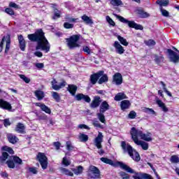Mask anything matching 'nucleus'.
I'll return each instance as SVG.
<instances>
[{"label": "nucleus", "mask_w": 179, "mask_h": 179, "mask_svg": "<svg viewBox=\"0 0 179 179\" xmlns=\"http://www.w3.org/2000/svg\"><path fill=\"white\" fill-rule=\"evenodd\" d=\"M52 96L56 101H59L61 100V97H59V94L57 92H52Z\"/></svg>", "instance_id": "54"}, {"label": "nucleus", "mask_w": 179, "mask_h": 179, "mask_svg": "<svg viewBox=\"0 0 179 179\" xmlns=\"http://www.w3.org/2000/svg\"><path fill=\"white\" fill-rule=\"evenodd\" d=\"M59 171L62 173V174H64V176H69L70 177H73V173H72V171L66 168L61 167L59 168Z\"/></svg>", "instance_id": "28"}, {"label": "nucleus", "mask_w": 179, "mask_h": 179, "mask_svg": "<svg viewBox=\"0 0 179 179\" xmlns=\"http://www.w3.org/2000/svg\"><path fill=\"white\" fill-rule=\"evenodd\" d=\"M124 99H127V95L124 92H119L115 96L114 100L115 101H120V100H124Z\"/></svg>", "instance_id": "34"}, {"label": "nucleus", "mask_w": 179, "mask_h": 179, "mask_svg": "<svg viewBox=\"0 0 179 179\" xmlns=\"http://www.w3.org/2000/svg\"><path fill=\"white\" fill-rule=\"evenodd\" d=\"M168 52L170 55V60L171 62H173L174 64L179 62V55H177V53L172 50H168Z\"/></svg>", "instance_id": "15"}, {"label": "nucleus", "mask_w": 179, "mask_h": 179, "mask_svg": "<svg viewBox=\"0 0 179 179\" xmlns=\"http://www.w3.org/2000/svg\"><path fill=\"white\" fill-rule=\"evenodd\" d=\"M113 47L115 48L116 52H117V54H120V55H122V54H124V52H125V50L124 49V47H122V45L120 44L119 41H115L113 44Z\"/></svg>", "instance_id": "16"}, {"label": "nucleus", "mask_w": 179, "mask_h": 179, "mask_svg": "<svg viewBox=\"0 0 179 179\" xmlns=\"http://www.w3.org/2000/svg\"><path fill=\"white\" fill-rule=\"evenodd\" d=\"M113 83L116 85L117 86H120V85H122V75L120 73H116L113 77Z\"/></svg>", "instance_id": "14"}, {"label": "nucleus", "mask_w": 179, "mask_h": 179, "mask_svg": "<svg viewBox=\"0 0 179 179\" xmlns=\"http://www.w3.org/2000/svg\"><path fill=\"white\" fill-rule=\"evenodd\" d=\"M81 19H82L83 22H84V23H85V24H93V23H94L93 20L90 17H89L86 15H83L81 17Z\"/></svg>", "instance_id": "33"}, {"label": "nucleus", "mask_w": 179, "mask_h": 179, "mask_svg": "<svg viewBox=\"0 0 179 179\" xmlns=\"http://www.w3.org/2000/svg\"><path fill=\"white\" fill-rule=\"evenodd\" d=\"M66 145L67 150H72V149H73V145H72V143H71L70 141H67L66 143Z\"/></svg>", "instance_id": "61"}, {"label": "nucleus", "mask_w": 179, "mask_h": 179, "mask_svg": "<svg viewBox=\"0 0 179 179\" xmlns=\"http://www.w3.org/2000/svg\"><path fill=\"white\" fill-rule=\"evenodd\" d=\"M106 21L108 22V23H109V24L110 26H115V22H114V20H113V19H111V17H110V16L107 15L106 17Z\"/></svg>", "instance_id": "51"}, {"label": "nucleus", "mask_w": 179, "mask_h": 179, "mask_svg": "<svg viewBox=\"0 0 179 179\" xmlns=\"http://www.w3.org/2000/svg\"><path fill=\"white\" fill-rule=\"evenodd\" d=\"M12 157L13 156H10V155L8 154V152H3L2 153V155L0 157V163L3 164L6 162H8V160H12Z\"/></svg>", "instance_id": "20"}, {"label": "nucleus", "mask_w": 179, "mask_h": 179, "mask_svg": "<svg viewBox=\"0 0 179 179\" xmlns=\"http://www.w3.org/2000/svg\"><path fill=\"white\" fill-rule=\"evenodd\" d=\"M145 43L146 45H148V47H153V45H156V42L152 39L145 41Z\"/></svg>", "instance_id": "50"}, {"label": "nucleus", "mask_w": 179, "mask_h": 179, "mask_svg": "<svg viewBox=\"0 0 179 179\" xmlns=\"http://www.w3.org/2000/svg\"><path fill=\"white\" fill-rule=\"evenodd\" d=\"M6 163L8 169H15V163L13 162V159L7 160Z\"/></svg>", "instance_id": "46"}, {"label": "nucleus", "mask_w": 179, "mask_h": 179, "mask_svg": "<svg viewBox=\"0 0 179 179\" xmlns=\"http://www.w3.org/2000/svg\"><path fill=\"white\" fill-rule=\"evenodd\" d=\"M34 94L36 96V97L37 98L38 100H43L45 96V94H44V92H43L42 90H36L34 91Z\"/></svg>", "instance_id": "30"}, {"label": "nucleus", "mask_w": 179, "mask_h": 179, "mask_svg": "<svg viewBox=\"0 0 179 179\" xmlns=\"http://www.w3.org/2000/svg\"><path fill=\"white\" fill-rule=\"evenodd\" d=\"M156 103L160 108H162L164 113H167L169 111V108L166 106V104L163 103L162 100L159 99V98H156Z\"/></svg>", "instance_id": "24"}, {"label": "nucleus", "mask_w": 179, "mask_h": 179, "mask_svg": "<svg viewBox=\"0 0 179 179\" xmlns=\"http://www.w3.org/2000/svg\"><path fill=\"white\" fill-rule=\"evenodd\" d=\"M129 118L134 120V118L136 117V112L131 110L129 114L128 115Z\"/></svg>", "instance_id": "59"}, {"label": "nucleus", "mask_w": 179, "mask_h": 179, "mask_svg": "<svg viewBox=\"0 0 179 179\" xmlns=\"http://www.w3.org/2000/svg\"><path fill=\"white\" fill-rule=\"evenodd\" d=\"M37 160L39 162L42 169L45 170L48 167V159L45 154L43 152H39L37 155Z\"/></svg>", "instance_id": "10"}, {"label": "nucleus", "mask_w": 179, "mask_h": 179, "mask_svg": "<svg viewBox=\"0 0 179 179\" xmlns=\"http://www.w3.org/2000/svg\"><path fill=\"white\" fill-rule=\"evenodd\" d=\"M130 135L131 136V139H134V138H141V139L145 141V142H152V134H143L142 131H138L135 127L131 129Z\"/></svg>", "instance_id": "4"}, {"label": "nucleus", "mask_w": 179, "mask_h": 179, "mask_svg": "<svg viewBox=\"0 0 179 179\" xmlns=\"http://www.w3.org/2000/svg\"><path fill=\"white\" fill-rule=\"evenodd\" d=\"M103 71H100L96 73L91 75L90 83H92V85H96V83H97V80H99V79L101 78V75H103Z\"/></svg>", "instance_id": "13"}, {"label": "nucleus", "mask_w": 179, "mask_h": 179, "mask_svg": "<svg viewBox=\"0 0 179 179\" xmlns=\"http://www.w3.org/2000/svg\"><path fill=\"white\" fill-rule=\"evenodd\" d=\"M106 82H108V76H107V74H104V73H103L98 81V83L99 85H103V83H106Z\"/></svg>", "instance_id": "37"}, {"label": "nucleus", "mask_w": 179, "mask_h": 179, "mask_svg": "<svg viewBox=\"0 0 179 179\" xmlns=\"http://www.w3.org/2000/svg\"><path fill=\"white\" fill-rule=\"evenodd\" d=\"M160 84L162 86V89H163L164 92H165V93L167 94V96H169V97H173V94H171V92H170L167 90V85H166V83H164V82H163V81H161Z\"/></svg>", "instance_id": "39"}, {"label": "nucleus", "mask_w": 179, "mask_h": 179, "mask_svg": "<svg viewBox=\"0 0 179 179\" xmlns=\"http://www.w3.org/2000/svg\"><path fill=\"white\" fill-rule=\"evenodd\" d=\"M121 148L124 153H128V155L133 160H134V162L141 161V155H139V152H138L136 150L134 149V148H132L129 143H127L125 141H122Z\"/></svg>", "instance_id": "2"}, {"label": "nucleus", "mask_w": 179, "mask_h": 179, "mask_svg": "<svg viewBox=\"0 0 179 179\" xmlns=\"http://www.w3.org/2000/svg\"><path fill=\"white\" fill-rule=\"evenodd\" d=\"M101 161L106 164L113 166V167H120V169L124 170L127 173H130L131 174H135V171H134V169H131V167H129L128 165L125 164L123 162L119 161L114 162L113 160L106 157H101Z\"/></svg>", "instance_id": "3"}, {"label": "nucleus", "mask_w": 179, "mask_h": 179, "mask_svg": "<svg viewBox=\"0 0 179 179\" xmlns=\"http://www.w3.org/2000/svg\"><path fill=\"white\" fill-rule=\"evenodd\" d=\"M62 164H64L65 167H68V166H71V161L68 160L66 157H64L62 161Z\"/></svg>", "instance_id": "49"}, {"label": "nucleus", "mask_w": 179, "mask_h": 179, "mask_svg": "<svg viewBox=\"0 0 179 179\" xmlns=\"http://www.w3.org/2000/svg\"><path fill=\"white\" fill-rule=\"evenodd\" d=\"M154 61H155V62H156V64L157 65H160V64H162V62H163L164 61V57L162 55H154Z\"/></svg>", "instance_id": "32"}, {"label": "nucleus", "mask_w": 179, "mask_h": 179, "mask_svg": "<svg viewBox=\"0 0 179 179\" xmlns=\"http://www.w3.org/2000/svg\"><path fill=\"white\" fill-rule=\"evenodd\" d=\"M6 13H8V15H10V16H13L15 15V11L12 8H7L5 9Z\"/></svg>", "instance_id": "56"}, {"label": "nucleus", "mask_w": 179, "mask_h": 179, "mask_svg": "<svg viewBox=\"0 0 179 179\" xmlns=\"http://www.w3.org/2000/svg\"><path fill=\"white\" fill-rule=\"evenodd\" d=\"M0 107H1V108H4V110H8V111H10V110H12V106L10 105V103L2 99H0Z\"/></svg>", "instance_id": "23"}, {"label": "nucleus", "mask_w": 179, "mask_h": 179, "mask_svg": "<svg viewBox=\"0 0 179 179\" xmlns=\"http://www.w3.org/2000/svg\"><path fill=\"white\" fill-rule=\"evenodd\" d=\"M156 3L159 5V8H163V6H168L170 1L169 0H158Z\"/></svg>", "instance_id": "38"}, {"label": "nucleus", "mask_w": 179, "mask_h": 179, "mask_svg": "<svg viewBox=\"0 0 179 179\" xmlns=\"http://www.w3.org/2000/svg\"><path fill=\"white\" fill-rule=\"evenodd\" d=\"M87 176L88 177H90V178H94V179L101 178L100 170L94 166H91L89 168Z\"/></svg>", "instance_id": "9"}, {"label": "nucleus", "mask_w": 179, "mask_h": 179, "mask_svg": "<svg viewBox=\"0 0 179 179\" xmlns=\"http://www.w3.org/2000/svg\"><path fill=\"white\" fill-rule=\"evenodd\" d=\"M79 40H80V35H73L69 38H66V45L69 50L79 48V47H80Z\"/></svg>", "instance_id": "5"}, {"label": "nucleus", "mask_w": 179, "mask_h": 179, "mask_svg": "<svg viewBox=\"0 0 179 179\" xmlns=\"http://www.w3.org/2000/svg\"><path fill=\"white\" fill-rule=\"evenodd\" d=\"M3 124L4 127H9V125H10V121H9V119H5L3 120Z\"/></svg>", "instance_id": "64"}, {"label": "nucleus", "mask_w": 179, "mask_h": 179, "mask_svg": "<svg viewBox=\"0 0 179 179\" xmlns=\"http://www.w3.org/2000/svg\"><path fill=\"white\" fill-rule=\"evenodd\" d=\"M18 41L20 44V48L22 51H24V48H26V43L24 42V38H23V36H18Z\"/></svg>", "instance_id": "29"}, {"label": "nucleus", "mask_w": 179, "mask_h": 179, "mask_svg": "<svg viewBox=\"0 0 179 179\" xmlns=\"http://www.w3.org/2000/svg\"><path fill=\"white\" fill-rule=\"evenodd\" d=\"M35 106L40 107L41 110L46 113V114H51V109H50L48 106H45V104L41 103H36Z\"/></svg>", "instance_id": "19"}, {"label": "nucleus", "mask_w": 179, "mask_h": 179, "mask_svg": "<svg viewBox=\"0 0 179 179\" xmlns=\"http://www.w3.org/2000/svg\"><path fill=\"white\" fill-rule=\"evenodd\" d=\"M143 111L146 113V114H152V115H156V112L152 108H144Z\"/></svg>", "instance_id": "44"}, {"label": "nucleus", "mask_w": 179, "mask_h": 179, "mask_svg": "<svg viewBox=\"0 0 179 179\" xmlns=\"http://www.w3.org/2000/svg\"><path fill=\"white\" fill-rule=\"evenodd\" d=\"M26 129V127H24V124L23 123H17L15 131L16 132H18V134H26V132L24 131V130Z\"/></svg>", "instance_id": "21"}, {"label": "nucleus", "mask_w": 179, "mask_h": 179, "mask_svg": "<svg viewBox=\"0 0 179 179\" xmlns=\"http://www.w3.org/2000/svg\"><path fill=\"white\" fill-rule=\"evenodd\" d=\"M107 110H110V105L108 104V103L106 101H104L101 103V104L100 106L99 111L101 113H106V111H107Z\"/></svg>", "instance_id": "26"}, {"label": "nucleus", "mask_w": 179, "mask_h": 179, "mask_svg": "<svg viewBox=\"0 0 179 179\" xmlns=\"http://www.w3.org/2000/svg\"><path fill=\"white\" fill-rule=\"evenodd\" d=\"M28 171L29 173H31V174H37V173H38V171H37V169L35 167L28 168Z\"/></svg>", "instance_id": "57"}, {"label": "nucleus", "mask_w": 179, "mask_h": 179, "mask_svg": "<svg viewBox=\"0 0 179 179\" xmlns=\"http://www.w3.org/2000/svg\"><path fill=\"white\" fill-rule=\"evenodd\" d=\"M140 176L143 179H153L152 176L148 173H140Z\"/></svg>", "instance_id": "55"}, {"label": "nucleus", "mask_w": 179, "mask_h": 179, "mask_svg": "<svg viewBox=\"0 0 179 179\" xmlns=\"http://www.w3.org/2000/svg\"><path fill=\"white\" fill-rule=\"evenodd\" d=\"M53 12L54 16L52 17V19H54V20H55V19H59V17H61V11H59L58 9L54 8Z\"/></svg>", "instance_id": "43"}, {"label": "nucleus", "mask_w": 179, "mask_h": 179, "mask_svg": "<svg viewBox=\"0 0 179 179\" xmlns=\"http://www.w3.org/2000/svg\"><path fill=\"white\" fill-rule=\"evenodd\" d=\"M133 141L136 145L138 146H141L143 150H148L149 149V143H146L145 141H143L142 140H139V138L134 137V138H132Z\"/></svg>", "instance_id": "12"}, {"label": "nucleus", "mask_w": 179, "mask_h": 179, "mask_svg": "<svg viewBox=\"0 0 179 179\" xmlns=\"http://www.w3.org/2000/svg\"><path fill=\"white\" fill-rule=\"evenodd\" d=\"M117 38L122 45H125V47L128 46L129 43L127 41V39L120 35H117Z\"/></svg>", "instance_id": "41"}, {"label": "nucleus", "mask_w": 179, "mask_h": 179, "mask_svg": "<svg viewBox=\"0 0 179 179\" xmlns=\"http://www.w3.org/2000/svg\"><path fill=\"white\" fill-rule=\"evenodd\" d=\"M159 10L162 16H164V17H169V16L170 15V13H169V11L166 9L163 8V7H159Z\"/></svg>", "instance_id": "45"}, {"label": "nucleus", "mask_w": 179, "mask_h": 179, "mask_svg": "<svg viewBox=\"0 0 179 179\" xmlns=\"http://www.w3.org/2000/svg\"><path fill=\"white\" fill-rule=\"evenodd\" d=\"M136 12L137 15H139L140 17L145 18V17H149V16H150L149 15V13L145 12L142 9H138V10H136Z\"/></svg>", "instance_id": "35"}, {"label": "nucleus", "mask_w": 179, "mask_h": 179, "mask_svg": "<svg viewBox=\"0 0 179 179\" xmlns=\"http://www.w3.org/2000/svg\"><path fill=\"white\" fill-rule=\"evenodd\" d=\"M5 54H8L10 48V35H7L2 38L1 41L0 42V52H2V51H3V45H5Z\"/></svg>", "instance_id": "8"}, {"label": "nucleus", "mask_w": 179, "mask_h": 179, "mask_svg": "<svg viewBox=\"0 0 179 179\" xmlns=\"http://www.w3.org/2000/svg\"><path fill=\"white\" fill-rule=\"evenodd\" d=\"M92 125H94V127H96V128H103L100 122H99V121L97 120H94L92 122Z\"/></svg>", "instance_id": "62"}, {"label": "nucleus", "mask_w": 179, "mask_h": 179, "mask_svg": "<svg viewBox=\"0 0 179 179\" xmlns=\"http://www.w3.org/2000/svg\"><path fill=\"white\" fill-rule=\"evenodd\" d=\"M83 51H84V52H86V54H87L88 55H90V54H91L92 52V50H90L88 46H83Z\"/></svg>", "instance_id": "58"}, {"label": "nucleus", "mask_w": 179, "mask_h": 179, "mask_svg": "<svg viewBox=\"0 0 179 179\" xmlns=\"http://www.w3.org/2000/svg\"><path fill=\"white\" fill-rule=\"evenodd\" d=\"M10 8H14L15 9H19V6L14 2L9 3Z\"/></svg>", "instance_id": "63"}, {"label": "nucleus", "mask_w": 179, "mask_h": 179, "mask_svg": "<svg viewBox=\"0 0 179 179\" xmlns=\"http://www.w3.org/2000/svg\"><path fill=\"white\" fill-rule=\"evenodd\" d=\"M172 163H179V157L178 155H172L170 159Z\"/></svg>", "instance_id": "47"}, {"label": "nucleus", "mask_w": 179, "mask_h": 179, "mask_svg": "<svg viewBox=\"0 0 179 179\" xmlns=\"http://www.w3.org/2000/svg\"><path fill=\"white\" fill-rule=\"evenodd\" d=\"M131 107V102L129 100L122 101L120 103L121 110L124 111V110H128Z\"/></svg>", "instance_id": "25"}, {"label": "nucleus", "mask_w": 179, "mask_h": 179, "mask_svg": "<svg viewBox=\"0 0 179 179\" xmlns=\"http://www.w3.org/2000/svg\"><path fill=\"white\" fill-rule=\"evenodd\" d=\"M2 150H4L5 152H8L10 155H13L14 151L10 147L8 146H3L2 147Z\"/></svg>", "instance_id": "48"}, {"label": "nucleus", "mask_w": 179, "mask_h": 179, "mask_svg": "<svg viewBox=\"0 0 179 179\" xmlns=\"http://www.w3.org/2000/svg\"><path fill=\"white\" fill-rule=\"evenodd\" d=\"M110 5L112 6H121L123 3L121 0H110Z\"/></svg>", "instance_id": "42"}, {"label": "nucleus", "mask_w": 179, "mask_h": 179, "mask_svg": "<svg viewBox=\"0 0 179 179\" xmlns=\"http://www.w3.org/2000/svg\"><path fill=\"white\" fill-rule=\"evenodd\" d=\"M20 79H22L25 83H30V78H27L26 76L23 74H20L19 75Z\"/></svg>", "instance_id": "52"}, {"label": "nucleus", "mask_w": 179, "mask_h": 179, "mask_svg": "<svg viewBox=\"0 0 179 179\" xmlns=\"http://www.w3.org/2000/svg\"><path fill=\"white\" fill-rule=\"evenodd\" d=\"M7 139L8 142H10V143H12L13 145H15V143H17V142L19 141V138L13 134H8Z\"/></svg>", "instance_id": "22"}, {"label": "nucleus", "mask_w": 179, "mask_h": 179, "mask_svg": "<svg viewBox=\"0 0 179 179\" xmlns=\"http://www.w3.org/2000/svg\"><path fill=\"white\" fill-rule=\"evenodd\" d=\"M28 38L31 41H36L38 43L36 50H41L45 52L50 51V45L42 29L37 30L34 34H29Z\"/></svg>", "instance_id": "1"}, {"label": "nucleus", "mask_w": 179, "mask_h": 179, "mask_svg": "<svg viewBox=\"0 0 179 179\" xmlns=\"http://www.w3.org/2000/svg\"><path fill=\"white\" fill-rule=\"evenodd\" d=\"M76 100L78 101H80V100H84L86 101V103H90V97L87 95H85L83 94H78L77 95L75 96Z\"/></svg>", "instance_id": "17"}, {"label": "nucleus", "mask_w": 179, "mask_h": 179, "mask_svg": "<svg viewBox=\"0 0 179 179\" xmlns=\"http://www.w3.org/2000/svg\"><path fill=\"white\" fill-rule=\"evenodd\" d=\"M67 90L72 96H75V94H76V91L78 90V87L75 85H69Z\"/></svg>", "instance_id": "31"}, {"label": "nucleus", "mask_w": 179, "mask_h": 179, "mask_svg": "<svg viewBox=\"0 0 179 179\" xmlns=\"http://www.w3.org/2000/svg\"><path fill=\"white\" fill-rule=\"evenodd\" d=\"M96 117L100 122L106 124V116H104V112L99 111V113H96Z\"/></svg>", "instance_id": "36"}, {"label": "nucleus", "mask_w": 179, "mask_h": 179, "mask_svg": "<svg viewBox=\"0 0 179 179\" xmlns=\"http://www.w3.org/2000/svg\"><path fill=\"white\" fill-rule=\"evenodd\" d=\"M101 101V99L100 98V96H94V100L90 104V107L92 108H97V107L100 106Z\"/></svg>", "instance_id": "18"}, {"label": "nucleus", "mask_w": 179, "mask_h": 179, "mask_svg": "<svg viewBox=\"0 0 179 179\" xmlns=\"http://www.w3.org/2000/svg\"><path fill=\"white\" fill-rule=\"evenodd\" d=\"M52 85V89L53 90H59L60 89H62V87H65L66 86V82L62 81L59 84H58V82L55 78L52 79L51 81Z\"/></svg>", "instance_id": "11"}, {"label": "nucleus", "mask_w": 179, "mask_h": 179, "mask_svg": "<svg viewBox=\"0 0 179 179\" xmlns=\"http://www.w3.org/2000/svg\"><path fill=\"white\" fill-rule=\"evenodd\" d=\"M113 16L117 17L120 22L122 23H125L129 26V27H131L132 29H136V30H143V27L141 24H138L135 22V21H129L125 19L124 17L121 15H118L115 13H113Z\"/></svg>", "instance_id": "6"}, {"label": "nucleus", "mask_w": 179, "mask_h": 179, "mask_svg": "<svg viewBox=\"0 0 179 179\" xmlns=\"http://www.w3.org/2000/svg\"><path fill=\"white\" fill-rule=\"evenodd\" d=\"M80 142H87L89 141V136L85 134L80 133L78 136Z\"/></svg>", "instance_id": "40"}, {"label": "nucleus", "mask_w": 179, "mask_h": 179, "mask_svg": "<svg viewBox=\"0 0 179 179\" xmlns=\"http://www.w3.org/2000/svg\"><path fill=\"white\" fill-rule=\"evenodd\" d=\"M103 138H104V136L103 135V133L99 132L98 136L94 140V145L97 148V149H99V151L98 152L99 155H104V151L103 150V145L101 143H103Z\"/></svg>", "instance_id": "7"}, {"label": "nucleus", "mask_w": 179, "mask_h": 179, "mask_svg": "<svg viewBox=\"0 0 179 179\" xmlns=\"http://www.w3.org/2000/svg\"><path fill=\"white\" fill-rule=\"evenodd\" d=\"M64 29H73V24L69 22H64Z\"/></svg>", "instance_id": "60"}, {"label": "nucleus", "mask_w": 179, "mask_h": 179, "mask_svg": "<svg viewBox=\"0 0 179 179\" xmlns=\"http://www.w3.org/2000/svg\"><path fill=\"white\" fill-rule=\"evenodd\" d=\"M12 160H13V162H15L17 164H22V161L20 158H19V157H12Z\"/></svg>", "instance_id": "53"}, {"label": "nucleus", "mask_w": 179, "mask_h": 179, "mask_svg": "<svg viewBox=\"0 0 179 179\" xmlns=\"http://www.w3.org/2000/svg\"><path fill=\"white\" fill-rule=\"evenodd\" d=\"M71 170L76 176H80V174H83L84 169L83 166H78Z\"/></svg>", "instance_id": "27"}]
</instances>
